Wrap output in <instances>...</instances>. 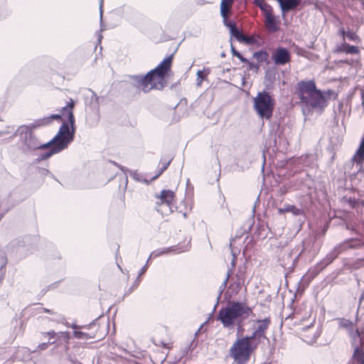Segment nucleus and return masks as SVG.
Segmentation results:
<instances>
[{
    "mask_svg": "<svg viewBox=\"0 0 364 364\" xmlns=\"http://www.w3.org/2000/svg\"><path fill=\"white\" fill-rule=\"evenodd\" d=\"M360 242L356 240H349L345 241L342 244H341L338 247H336L333 252L328 254L326 257L324 259L323 262L325 265H328L332 261L337 257V256L340 254V252L348 248H358L360 247Z\"/></svg>",
    "mask_w": 364,
    "mask_h": 364,
    "instance_id": "nucleus-9",
    "label": "nucleus"
},
{
    "mask_svg": "<svg viewBox=\"0 0 364 364\" xmlns=\"http://www.w3.org/2000/svg\"><path fill=\"white\" fill-rule=\"evenodd\" d=\"M222 291H223V289H220V293H219L218 297H220V295H221V294H222Z\"/></svg>",
    "mask_w": 364,
    "mask_h": 364,
    "instance_id": "nucleus-49",
    "label": "nucleus"
},
{
    "mask_svg": "<svg viewBox=\"0 0 364 364\" xmlns=\"http://www.w3.org/2000/svg\"><path fill=\"white\" fill-rule=\"evenodd\" d=\"M339 33L343 36V38L344 39L346 37V31L343 28H341L339 30Z\"/></svg>",
    "mask_w": 364,
    "mask_h": 364,
    "instance_id": "nucleus-39",
    "label": "nucleus"
},
{
    "mask_svg": "<svg viewBox=\"0 0 364 364\" xmlns=\"http://www.w3.org/2000/svg\"><path fill=\"white\" fill-rule=\"evenodd\" d=\"M102 38V36L101 35H100L99 38H98L99 42L101 41Z\"/></svg>",
    "mask_w": 364,
    "mask_h": 364,
    "instance_id": "nucleus-45",
    "label": "nucleus"
},
{
    "mask_svg": "<svg viewBox=\"0 0 364 364\" xmlns=\"http://www.w3.org/2000/svg\"><path fill=\"white\" fill-rule=\"evenodd\" d=\"M222 291H223V289H220V293H219L218 297H220V295H221V294H222Z\"/></svg>",
    "mask_w": 364,
    "mask_h": 364,
    "instance_id": "nucleus-50",
    "label": "nucleus"
},
{
    "mask_svg": "<svg viewBox=\"0 0 364 364\" xmlns=\"http://www.w3.org/2000/svg\"><path fill=\"white\" fill-rule=\"evenodd\" d=\"M244 282H245L244 273L242 272H240L237 274V281L235 282L234 284H231L230 287L235 286L236 289L240 288L241 285L244 283Z\"/></svg>",
    "mask_w": 364,
    "mask_h": 364,
    "instance_id": "nucleus-23",
    "label": "nucleus"
},
{
    "mask_svg": "<svg viewBox=\"0 0 364 364\" xmlns=\"http://www.w3.org/2000/svg\"><path fill=\"white\" fill-rule=\"evenodd\" d=\"M223 21L224 25L229 28L231 36L235 37L239 42H242L244 35L237 29L235 22L228 21V19Z\"/></svg>",
    "mask_w": 364,
    "mask_h": 364,
    "instance_id": "nucleus-11",
    "label": "nucleus"
},
{
    "mask_svg": "<svg viewBox=\"0 0 364 364\" xmlns=\"http://www.w3.org/2000/svg\"><path fill=\"white\" fill-rule=\"evenodd\" d=\"M242 63H247V60L241 54L240 56H237Z\"/></svg>",
    "mask_w": 364,
    "mask_h": 364,
    "instance_id": "nucleus-40",
    "label": "nucleus"
},
{
    "mask_svg": "<svg viewBox=\"0 0 364 364\" xmlns=\"http://www.w3.org/2000/svg\"><path fill=\"white\" fill-rule=\"evenodd\" d=\"M253 107L261 119H269L274 107V100L269 92H258L253 100Z\"/></svg>",
    "mask_w": 364,
    "mask_h": 364,
    "instance_id": "nucleus-6",
    "label": "nucleus"
},
{
    "mask_svg": "<svg viewBox=\"0 0 364 364\" xmlns=\"http://www.w3.org/2000/svg\"><path fill=\"white\" fill-rule=\"evenodd\" d=\"M348 364H364V351L358 346L354 348L352 358Z\"/></svg>",
    "mask_w": 364,
    "mask_h": 364,
    "instance_id": "nucleus-14",
    "label": "nucleus"
},
{
    "mask_svg": "<svg viewBox=\"0 0 364 364\" xmlns=\"http://www.w3.org/2000/svg\"><path fill=\"white\" fill-rule=\"evenodd\" d=\"M173 55L165 58L155 68L145 75H130L131 82L137 88L161 90L168 83V73L171 69Z\"/></svg>",
    "mask_w": 364,
    "mask_h": 364,
    "instance_id": "nucleus-2",
    "label": "nucleus"
},
{
    "mask_svg": "<svg viewBox=\"0 0 364 364\" xmlns=\"http://www.w3.org/2000/svg\"><path fill=\"white\" fill-rule=\"evenodd\" d=\"M222 291H223V289H220V293H219L218 297H220V295H221V294H222Z\"/></svg>",
    "mask_w": 364,
    "mask_h": 364,
    "instance_id": "nucleus-51",
    "label": "nucleus"
},
{
    "mask_svg": "<svg viewBox=\"0 0 364 364\" xmlns=\"http://www.w3.org/2000/svg\"><path fill=\"white\" fill-rule=\"evenodd\" d=\"M269 324L270 319L269 318L255 321L252 326V333L247 337L259 346L262 340L267 338L266 332Z\"/></svg>",
    "mask_w": 364,
    "mask_h": 364,
    "instance_id": "nucleus-7",
    "label": "nucleus"
},
{
    "mask_svg": "<svg viewBox=\"0 0 364 364\" xmlns=\"http://www.w3.org/2000/svg\"><path fill=\"white\" fill-rule=\"evenodd\" d=\"M231 51L234 56H240V53L236 50L233 46H231Z\"/></svg>",
    "mask_w": 364,
    "mask_h": 364,
    "instance_id": "nucleus-36",
    "label": "nucleus"
},
{
    "mask_svg": "<svg viewBox=\"0 0 364 364\" xmlns=\"http://www.w3.org/2000/svg\"><path fill=\"white\" fill-rule=\"evenodd\" d=\"M73 334L77 338H87V334L80 331H75Z\"/></svg>",
    "mask_w": 364,
    "mask_h": 364,
    "instance_id": "nucleus-30",
    "label": "nucleus"
},
{
    "mask_svg": "<svg viewBox=\"0 0 364 364\" xmlns=\"http://www.w3.org/2000/svg\"><path fill=\"white\" fill-rule=\"evenodd\" d=\"M73 363L74 364H82L81 363L78 362V361H73Z\"/></svg>",
    "mask_w": 364,
    "mask_h": 364,
    "instance_id": "nucleus-44",
    "label": "nucleus"
},
{
    "mask_svg": "<svg viewBox=\"0 0 364 364\" xmlns=\"http://www.w3.org/2000/svg\"><path fill=\"white\" fill-rule=\"evenodd\" d=\"M74 104L70 99L66 106L62 107L61 114H51L29 126L19 127L15 132L19 136L18 149L26 154L38 149L46 150L39 154L38 161L48 159L65 149L73 141L75 131Z\"/></svg>",
    "mask_w": 364,
    "mask_h": 364,
    "instance_id": "nucleus-1",
    "label": "nucleus"
},
{
    "mask_svg": "<svg viewBox=\"0 0 364 364\" xmlns=\"http://www.w3.org/2000/svg\"><path fill=\"white\" fill-rule=\"evenodd\" d=\"M338 324L341 328L348 329L349 331V333H350V336H352L353 338H359L360 337L358 331L357 329L355 331H353V323L349 320L344 319V318H339Z\"/></svg>",
    "mask_w": 364,
    "mask_h": 364,
    "instance_id": "nucleus-15",
    "label": "nucleus"
},
{
    "mask_svg": "<svg viewBox=\"0 0 364 364\" xmlns=\"http://www.w3.org/2000/svg\"><path fill=\"white\" fill-rule=\"evenodd\" d=\"M252 313V309L245 304L241 302L229 303L222 307L218 314L217 320L220 321L223 327L232 330L235 327L242 328L243 321Z\"/></svg>",
    "mask_w": 364,
    "mask_h": 364,
    "instance_id": "nucleus-3",
    "label": "nucleus"
},
{
    "mask_svg": "<svg viewBox=\"0 0 364 364\" xmlns=\"http://www.w3.org/2000/svg\"><path fill=\"white\" fill-rule=\"evenodd\" d=\"M162 255L160 249L156 250L154 252H152L149 257V259H150L151 257H157Z\"/></svg>",
    "mask_w": 364,
    "mask_h": 364,
    "instance_id": "nucleus-33",
    "label": "nucleus"
},
{
    "mask_svg": "<svg viewBox=\"0 0 364 364\" xmlns=\"http://www.w3.org/2000/svg\"><path fill=\"white\" fill-rule=\"evenodd\" d=\"M314 323V319L310 318L308 323L305 326L302 327L301 330L304 331L311 330V328L313 327Z\"/></svg>",
    "mask_w": 364,
    "mask_h": 364,
    "instance_id": "nucleus-31",
    "label": "nucleus"
},
{
    "mask_svg": "<svg viewBox=\"0 0 364 364\" xmlns=\"http://www.w3.org/2000/svg\"><path fill=\"white\" fill-rule=\"evenodd\" d=\"M210 73V69L208 68H204L203 70H198L196 73L197 86H200L203 81L206 80Z\"/></svg>",
    "mask_w": 364,
    "mask_h": 364,
    "instance_id": "nucleus-19",
    "label": "nucleus"
},
{
    "mask_svg": "<svg viewBox=\"0 0 364 364\" xmlns=\"http://www.w3.org/2000/svg\"><path fill=\"white\" fill-rule=\"evenodd\" d=\"M257 347L247 336L237 338L230 349V355L236 364H246Z\"/></svg>",
    "mask_w": 364,
    "mask_h": 364,
    "instance_id": "nucleus-5",
    "label": "nucleus"
},
{
    "mask_svg": "<svg viewBox=\"0 0 364 364\" xmlns=\"http://www.w3.org/2000/svg\"><path fill=\"white\" fill-rule=\"evenodd\" d=\"M242 42L245 43L248 45H252L255 43L256 40L254 36H243Z\"/></svg>",
    "mask_w": 364,
    "mask_h": 364,
    "instance_id": "nucleus-28",
    "label": "nucleus"
},
{
    "mask_svg": "<svg viewBox=\"0 0 364 364\" xmlns=\"http://www.w3.org/2000/svg\"><path fill=\"white\" fill-rule=\"evenodd\" d=\"M55 341H48V343H41V344L38 345V348L40 350H45V349H46L48 348L49 344H53V343H55Z\"/></svg>",
    "mask_w": 364,
    "mask_h": 364,
    "instance_id": "nucleus-32",
    "label": "nucleus"
},
{
    "mask_svg": "<svg viewBox=\"0 0 364 364\" xmlns=\"http://www.w3.org/2000/svg\"><path fill=\"white\" fill-rule=\"evenodd\" d=\"M259 8L263 11L265 18L267 17L268 15H273L272 6L267 3L260 4Z\"/></svg>",
    "mask_w": 364,
    "mask_h": 364,
    "instance_id": "nucleus-22",
    "label": "nucleus"
},
{
    "mask_svg": "<svg viewBox=\"0 0 364 364\" xmlns=\"http://www.w3.org/2000/svg\"><path fill=\"white\" fill-rule=\"evenodd\" d=\"M62 336H63L65 339H68V333L67 332H60V333Z\"/></svg>",
    "mask_w": 364,
    "mask_h": 364,
    "instance_id": "nucleus-41",
    "label": "nucleus"
},
{
    "mask_svg": "<svg viewBox=\"0 0 364 364\" xmlns=\"http://www.w3.org/2000/svg\"><path fill=\"white\" fill-rule=\"evenodd\" d=\"M222 291H223V289H220V293H219L218 297H220V295H221V294H222Z\"/></svg>",
    "mask_w": 364,
    "mask_h": 364,
    "instance_id": "nucleus-48",
    "label": "nucleus"
},
{
    "mask_svg": "<svg viewBox=\"0 0 364 364\" xmlns=\"http://www.w3.org/2000/svg\"><path fill=\"white\" fill-rule=\"evenodd\" d=\"M44 336H49L50 339L53 338L57 334L54 331L43 333Z\"/></svg>",
    "mask_w": 364,
    "mask_h": 364,
    "instance_id": "nucleus-34",
    "label": "nucleus"
},
{
    "mask_svg": "<svg viewBox=\"0 0 364 364\" xmlns=\"http://www.w3.org/2000/svg\"><path fill=\"white\" fill-rule=\"evenodd\" d=\"M149 259H147V261H146V264H145V265H144V267L140 269L139 273V275H138V280H139V281H138V282L136 284V286H137V285H138V284H139V282H140V280H139V277H140L142 274H144L146 272V271L147 270V269H148V265H149Z\"/></svg>",
    "mask_w": 364,
    "mask_h": 364,
    "instance_id": "nucleus-29",
    "label": "nucleus"
},
{
    "mask_svg": "<svg viewBox=\"0 0 364 364\" xmlns=\"http://www.w3.org/2000/svg\"><path fill=\"white\" fill-rule=\"evenodd\" d=\"M234 0H222L220 3V14L223 21L228 19Z\"/></svg>",
    "mask_w": 364,
    "mask_h": 364,
    "instance_id": "nucleus-16",
    "label": "nucleus"
},
{
    "mask_svg": "<svg viewBox=\"0 0 364 364\" xmlns=\"http://www.w3.org/2000/svg\"><path fill=\"white\" fill-rule=\"evenodd\" d=\"M281 7L283 14L294 9L299 4V0H277Z\"/></svg>",
    "mask_w": 364,
    "mask_h": 364,
    "instance_id": "nucleus-12",
    "label": "nucleus"
},
{
    "mask_svg": "<svg viewBox=\"0 0 364 364\" xmlns=\"http://www.w3.org/2000/svg\"><path fill=\"white\" fill-rule=\"evenodd\" d=\"M160 250H161V255H166L171 252H175L176 253H179V252H182L185 251L184 250H178V249L175 248L174 247H164V248L160 249Z\"/></svg>",
    "mask_w": 364,
    "mask_h": 364,
    "instance_id": "nucleus-27",
    "label": "nucleus"
},
{
    "mask_svg": "<svg viewBox=\"0 0 364 364\" xmlns=\"http://www.w3.org/2000/svg\"><path fill=\"white\" fill-rule=\"evenodd\" d=\"M183 217H184V218H186V217H187V213H183Z\"/></svg>",
    "mask_w": 364,
    "mask_h": 364,
    "instance_id": "nucleus-52",
    "label": "nucleus"
},
{
    "mask_svg": "<svg viewBox=\"0 0 364 364\" xmlns=\"http://www.w3.org/2000/svg\"><path fill=\"white\" fill-rule=\"evenodd\" d=\"M43 311L46 313H51V311L47 309H43Z\"/></svg>",
    "mask_w": 364,
    "mask_h": 364,
    "instance_id": "nucleus-42",
    "label": "nucleus"
},
{
    "mask_svg": "<svg viewBox=\"0 0 364 364\" xmlns=\"http://www.w3.org/2000/svg\"><path fill=\"white\" fill-rule=\"evenodd\" d=\"M171 159H168L165 161H161L160 162V171L159 172V173L156 176L155 178L158 177L159 175H161L168 166V165L170 164V162H171Z\"/></svg>",
    "mask_w": 364,
    "mask_h": 364,
    "instance_id": "nucleus-25",
    "label": "nucleus"
},
{
    "mask_svg": "<svg viewBox=\"0 0 364 364\" xmlns=\"http://www.w3.org/2000/svg\"><path fill=\"white\" fill-rule=\"evenodd\" d=\"M232 255L233 258L232 259L231 264L234 267L235 265L237 253L233 250H232Z\"/></svg>",
    "mask_w": 364,
    "mask_h": 364,
    "instance_id": "nucleus-37",
    "label": "nucleus"
},
{
    "mask_svg": "<svg viewBox=\"0 0 364 364\" xmlns=\"http://www.w3.org/2000/svg\"><path fill=\"white\" fill-rule=\"evenodd\" d=\"M259 8L263 11L265 18L267 17L268 15H273L272 6L267 3L260 4Z\"/></svg>",
    "mask_w": 364,
    "mask_h": 364,
    "instance_id": "nucleus-21",
    "label": "nucleus"
},
{
    "mask_svg": "<svg viewBox=\"0 0 364 364\" xmlns=\"http://www.w3.org/2000/svg\"><path fill=\"white\" fill-rule=\"evenodd\" d=\"M229 277H230V271H228V272L227 274V277H226L225 279L224 280V282H223V284L221 286V287H223V289L226 287L227 282L228 281Z\"/></svg>",
    "mask_w": 364,
    "mask_h": 364,
    "instance_id": "nucleus-38",
    "label": "nucleus"
},
{
    "mask_svg": "<svg viewBox=\"0 0 364 364\" xmlns=\"http://www.w3.org/2000/svg\"><path fill=\"white\" fill-rule=\"evenodd\" d=\"M304 336V340L308 343H314L316 341V340L317 339V338L319 336V333H314L312 334H309L308 336Z\"/></svg>",
    "mask_w": 364,
    "mask_h": 364,
    "instance_id": "nucleus-26",
    "label": "nucleus"
},
{
    "mask_svg": "<svg viewBox=\"0 0 364 364\" xmlns=\"http://www.w3.org/2000/svg\"><path fill=\"white\" fill-rule=\"evenodd\" d=\"M6 260H4V261L3 262V264H2V265H1V266H2V267H3V266H4V265L6 264Z\"/></svg>",
    "mask_w": 364,
    "mask_h": 364,
    "instance_id": "nucleus-47",
    "label": "nucleus"
},
{
    "mask_svg": "<svg viewBox=\"0 0 364 364\" xmlns=\"http://www.w3.org/2000/svg\"><path fill=\"white\" fill-rule=\"evenodd\" d=\"M92 97H95V99H97V96H96L95 93H93Z\"/></svg>",
    "mask_w": 364,
    "mask_h": 364,
    "instance_id": "nucleus-46",
    "label": "nucleus"
},
{
    "mask_svg": "<svg viewBox=\"0 0 364 364\" xmlns=\"http://www.w3.org/2000/svg\"><path fill=\"white\" fill-rule=\"evenodd\" d=\"M272 58L276 65H284L290 61L291 55L287 48L278 47L272 53Z\"/></svg>",
    "mask_w": 364,
    "mask_h": 364,
    "instance_id": "nucleus-10",
    "label": "nucleus"
},
{
    "mask_svg": "<svg viewBox=\"0 0 364 364\" xmlns=\"http://www.w3.org/2000/svg\"><path fill=\"white\" fill-rule=\"evenodd\" d=\"M159 210L166 214L172 213L175 208V193L170 190H163L158 196L156 202Z\"/></svg>",
    "mask_w": 364,
    "mask_h": 364,
    "instance_id": "nucleus-8",
    "label": "nucleus"
},
{
    "mask_svg": "<svg viewBox=\"0 0 364 364\" xmlns=\"http://www.w3.org/2000/svg\"><path fill=\"white\" fill-rule=\"evenodd\" d=\"M302 112L309 115L314 112L321 113L327 106L331 92H299Z\"/></svg>",
    "mask_w": 364,
    "mask_h": 364,
    "instance_id": "nucleus-4",
    "label": "nucleus"
},
{
    "mask_svg": "<svg viewBox=\"0 0 364 364\" xmlns=\"http://www.w3.org/2000/svg\"><path fill=\"white\" fill-rule=\"evenodd\" d=\"M278 212L280 214L287 213V212H291L294 215H301L302 211L301 209L295 207L294 205H287L284 208H279Z\"/></svg>",
    "mask_w": 364,
    "mask_h": 364,
    "instance_id": "nucleus-20",
    "label": "nucleus"
},
{
    "mask_svg": "<svg viewBox=\"0 0 364 364\" xmlns=\"http://www.w3.org/2000/svg\"><path fill=\"white\" fill-rule=\"evenodd\" d=\"M346 37L353 42H358L359 41V37L357 36V34L353 31L352 30H348L346 31Z\"/></svg>",
    "mask_w": 364,
    "mask_h": 364,
    "instance_id": "nucleus-24",
    "label": "nucleus"
},
{
    "mask_svg": "<svg viewBox=\"0 0 364 364\" xmlns=\"http://www.w3.org/2000/svg\"><path fill=\"white\" fill-rule=\"evenodd\" d=\"M265 26L269 31L272 33L279 30L278 21L274 15H268L265 18Z\"/></svg>",
    "mask_w": 364,
    "mask_h": 364,
    "instance_id": "nucleus-18",
    "label": "nucleus"
},
{
    "mask_svg": "<svg viewBox=\"0 0 364 364\" xmlns=\"http://www.w3.org/2000/svg\"><path fill=\"white\" fill-rule=\"evenodd\" d=\"M102 1L103 0H100V21L101 23H102ZM102 25L101 24V31H102Z\"/></svg>",
    "mask_w": 364,
    "mask_h": 364,
    "instance_id": "nucleus-35",
    "label": "nucleus"
},
{
    "mask_svg": "<svg viewBox=\"0 0 364 364\" xmlns=\"http://www.w3.org/2000/svg\"><path fill=\"white\" fill-rule=\"evenodd\" d=\"M361 98L363 101L364 102V92H361Z\"/></svg>",
    "mask_w": 364,
    "mask_h": 364,
    "instance_id": "nucleus-43",
    "label": "nucleus"
},
{
    "mask_svg": "<svg viewBox=\"0 0 364 364\" xmlns=\"http://www.w3.org/2000/svg\"><path fill=\"white\" fill-rule=\"evenodd\" d=\"M297 91H320L316 89L314 80L300 81L297 84Z\"/></svg>",
    "mask_w": 364,
    "mask_h": 364,
    "instance_id": "nucleus-17",
    "label": "nucleus"
},
{
    "mask_svg": "<svg viewBox=\"0 0 364 364\" xmlns=\"http://www.w3.org/2000/svg\"><path fill=\"white\" fill-rule=\"evenodd\" d=\"M335 53H346L350 54H356L359 53V49L357 46H350L346 43L338 45L334 50Z\"/></svg>",
    "mask_w": 364,
    "mask_h": 364,
    "instance_id": "nucleus-13",
    "label": "nucleus"
},
{
    "mask_svg": "<svg viewBox=\"0 0 364 364\" xmlns=\"http://www.w3.org/2000/svg\"><path fill=\"white\" fill-rule=\"evenodd\" d=\"M1 135H3V133H2V132H1V133H0V136H1Z\"/></svg>",
    "mask_w": 364,
    "mask_h": 364,
    "instance_id": "nucleus-53",
    "label": "nucleus"
}]
</instances>
